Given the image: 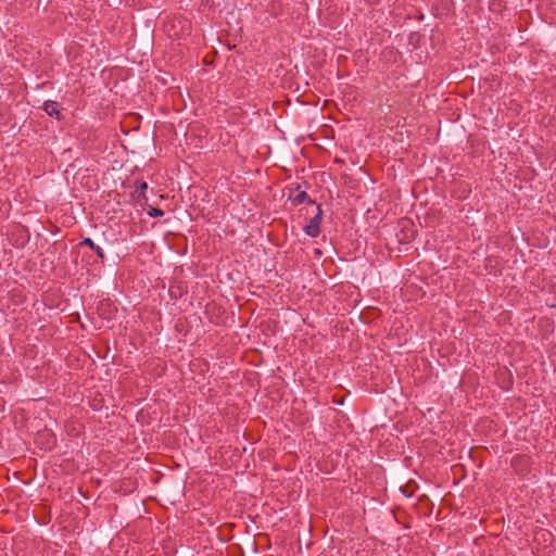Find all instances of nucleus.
I'll use <instances>...</instances> for the list:
<instances>
[{
    "mask_svg": "<svg viewBox=\"0 0 556 556\" xmlns=\"http://www.w3.org/2000/svg\"><path fill=\"white\" fill-rule=\"evenodd\" d=\"M316 211L314 216L308 220V223L304 226V232L311 237L316 238L320 233V225L323 222V210L320 204H316L313 206Z\"/></svg>",
    "mask_w": 556,
    "mask_h": 556,
    "instance_id": "1",
    "label": "nucleus"
},
{
    "mask_svg": "<svg viewBox=\"0 0 556 556\" xmlns=\"http://www.w3.org/2000/svg\"><path fill=\"white\" fill-rule=\"evenodd\" d=\"M400 232L396 235L397 240L401 244L409 243L415 239L416 230L412 220L402 219L399 223Z\"/></svg>",
    "mask_w": 556,
    "mask_h": 556,
    "instance_id": "2",
    "label": "nucleus"
},
{
    "mask_svg": "<svg viewBox=\"0 0 556 556\" xmlns=\"http://www.w3.org/2000/svg\"><path fill=\"white\" fill-rule=\"evenodd\" d=\"M289 200L292 202L293 205H299L305 201H307V203L311 204L312 206L316 205V203L308 198L306 191L303 190H295V192H291L289 194Z\"/></svg>",
    "mask_w": 556,
    "mask_h": 556,
    "instance_id": "3",
    "label": "nucleus"
},
{
    "mask_svg": "<svg viewBox=\"0 0 556 556\" xmlns=\"http://www.w3.org/2000/svg\"><path fill=\"white\" fill-rule=\"evenodd\" d=\"M42 108L49 116L54 117L58 121L63 119V115L59 110V103L56 101L48 100L43 103Z\"/></svg>",
    "mask_w": 556,
    "mask_h": 556,
    "instance_id": "4",
    "label": "nucleus"
},
{
    "mask_svg": "<svg viewBox=\"0 0 556 556\" xmlns=\"http://www.w3.org/2000/svg\"><path fill=\"white\" fill-rule=\"evenodd\" d=\"M81 245H86L88 248H90L92 251H94V253L100 257V258H104V252L103 250L97 245L92 239L90 238H85L81 242H80Z\"/></svg>",
    "mask_w": 556,
    "mask_h": 556,
    "instance_id": "5",
    "label": "nucleus"
},
{
    "mask_svg": "<svg viewBox=\"0 0 556 556\" xmlns=\"http://www.w3.org/2000/svg\"><path fill=\"white\" fill-rule=\"evenodd\" d=\"M148 189V184L146 181H137L135 192L138 194V198H142L147 200L146 191Z\"/></svg>",
    "mask_w": 556,
    "mask_h": 556,
    "instance_id": "6",
    "label": "nucleus"
},
{
    "mask_svg": "<svg viewBox=\"0 0 556 556\" xmlns=\"http://www.w3.org/2000/svg\"><path fill=\"white\" fill-rule=\"evenodd\" d=\"M173 23H178L182 33L190 30V23L186 18L175 17ZM173 27H175V24H173Z\"/></svg>",
    "mask_w": 556,
    "mask_h": 556,
    "instance_id": "7",
    "label": "nucleus"
},
{
    "mask_svg": "<svg viewBox=\"0 0 556 556\" xmlns=\"http://www.w3.org/2000/svg\"><path fill=\"white\" fill-rule=\"evenodd\" d=\"M415 488H416V483L415 482H408L404 488H402V492L403 494L406 496V497H410L413 496L414 494V491H415Z\"/></svg>",
    "mask_w": 556,
    "mask_h": 556,
    "instance_id": "8",
    "label": "nucleus"
},
{
    "mask_svg": "<svg viewBox=\"0 0 556 556\" xmlns=\"http://www.w3.org/2000/svg\"><path fill=\"white\" fill-rule=\"evenodd\" d=\"M148 215L150 217H161L164 215V211L159 207H150L148 210Z\"/></svg>",
    "mask_w": 556,
    "mask_h": 556,
    "instance_id": "9",
    "label": "nucleus"
},
{
    "mask_svg": "<svg viewBox=\"0 0 556 556\" xmlns=\"http://www.w3.org/2000/svg\"><path fill=\"white\" fill-rule=\"evenodd\" d=\"M538 534H540V535L543 538V540H544V541H546V540H547V538H548V539H552V536H553V534H552L551 532L545 531V530H543V531H541V532H538V533H536V535H538Z\"/></svg>",
    "mask_w": 556,
    "mask_h": 556,
    "instance_id": "10",
    "label": "nucleus"
},
{
    "mask_svg": "<svg viewBox=\"0 0 556 556\" xmlns=\"http://www.w3.org/2000/svg\"><path fill=\"white\" fill-rule=\"evenodd\" d=\"M49 437V443H50V447L54 445L55 443V440H54V437L52 434H47Z\"/></svg>",
    "mask_w": 556,
    "mask_h": 556,
    "instance_id": "11",
    "label": "nucleus"
}]
</instances>
